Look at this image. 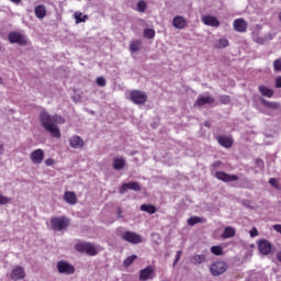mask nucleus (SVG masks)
Returning a JSON list of instances; mask_svg holds the SVG:
<instances>
[{
  "label": "nucleus",
  "instance_id": "obj_52",
  "mask_svg": "<svg viewBox=\"0 0 281 281\" xmlns=\"http://www.w3.org/2000/svg\"><path fill=\"white\" fill-rule=\"evenodd\" d=\"M218 166H221V161L213 162V168H218Z\"/></svg>",
  "mask_w": 281,
  "mask_h": 281
},
{
  "label": "nucleus",
  "instance_id": "obj_20",
  "mask_svg": "<svg viewBox=\"0 0 281 281\" xmlns=\"http://www.w3.org/2000/svg\"><path fill=\"white\" fill-rule=\"evenodd\" d=\"M64 200L66 201V203H68L69 205H76V203H78V198L76 196V193L71 192V191H67L64 194Z\"/></svg>",
  "mask_w": 281,
  "mask_h": 281
},
{
  "label": "nucleus",
  "instance_id": "obj_46",
  "mask_svg": "<svg viewBox=\"0 0 281 281\" xmlns=\"http://www.w3.org/2000/svg\"><path fill=\"white\" fill-rule=\"evenodd\" d=\"M258 236V228L252 227L250 231V238H256Z\"/></svg>",
  "mask_w": 281,
  "mask_h": 281
},
{
  "label": "nucleus",
  "instance_id": "obj_41",
  "mask_svg": "<svg viewBox=\"0 0 281 281\" xmlns=\"http://www.w3.org/2000/svg\"><path fill=\"white\" fill-rule=\"evenodd\" d=\"M256 166H257V168H259V170H265V160L257 158Z\"/></svg>",
  "mask_w": 281,
  "mask_h": 281
},
{
  "label": "nucleus",
  "instance_id": "obj_21",
  "mask_svg": "<svg viewBox=\"0 0 281 281\" xmlns=\"http://www.w3.org/2000/svg\"><path fill=\"white\" fill-rule=\"evenodd\" d=\"M172 25L177 30H183V27H186V25H187V22L183 19V16L177 15L176 18H173Z\"/></svg>",
  "mask_w": 281,
  "mask_h": 281
},
{
  "label": "nucleus",
  "instance_id": "obj_9",
  "mask_svg": "<svg viewBox=\"0 0 281 281\" xmlns=\"http://www.w3.org/2000/svg\"><path fill=\"white\" fill-rule=\"evenodd\" d=\"M128 190H133L134 192H140L142 186H139L137 182L123 183L119 192L120 194H125L126 192H128Z\"/></svg>",
  "mask_w": 281,
  "mask_h": 281
},
{
  "label": "nucleus",
  "instance_id": "obj_36",
  "mask_svg": "<svg viewBox=\"0 0 281 281\" xmlns=\"http://www.w3.org/2000/svg\"><path fill=\"white\" fill-rule=\"evenodd\" d=\"M145 38H155V30L153 29H145L144 30Z\"/></svg>",
  "mask_w": 281,
  "mask_h": 281
},
{
  "label": "nucleus",
  "instance_id": "obj_40",
  "mask_svg": "<svg viewBox=\"0 0 281 281\" xmlns=\"http://www.w3.org/2000/svg\"><path fill=\"white\" fill-rule=\"evenodd\" d=\"M269 183L276 190H280V184H278V179L276 178H270Z\"/></svg>",
  "mask_w": 281,
  "mask_h": 281
},
{
  "label": "nucleus",
  "instance_id": "obj_54",
  "mask_svg": "<svg viewBox=\"0 0 281 281\" xmlns=\"http://www.w3.org/2000/svg\"><path fill=\"white\" fill-rule=\"evenodd\" d=\"M277 258H278L279 262H281V251H279V252L277 254Z\"/></svg>",
  "mask_w": 281,
  "mask_h": 281
},
{
  "label": "nucleus",
  "instance_id": "obj_6",
  "mask_svg": "<svg viewBox=\"0 0 281 281\" xmlns=\"http://www.w3.org/2000/svg\"><path fill=\"white\" fill-rule=\"evenodd\" d=\"M57 269L59 273H64L65 276H72V273H76V268L65 260L57 262Z\"/></svg>",
  "mask_w": 281,
  "mask_h": 281
},
{
  "label": "nucleus",
  "instance_id": "obj_48",
  "mask_svg": "<svg viewBox=\"0 0 281 281\" xmlns=\"http://www.w3.org/2000/svg\"><path fill=\"white\" fill-rule=\"evenodd\" d=\"M276 88H277V89H281V77H278V78L276 79Z\"/></svg>",
  "mask_w": 281,
  "mask_h": 281
},
{
  "label": "nucleus",
  "instance_id": "obj_12",
  "mask_svg": "<svg viewBox=\"0 0 281 281\" xmlns=\"http://www.w3.org/2000/svg\"><path fill=\"white\" fill-rule=\"evenodd\" d=\"M11 280H23L25 278V269H23L21 266H16L12 269L10 274Z\"/></svg>",
  "mask_w": 281,
  "mask_h": 281
},
{
  "label": "nucleus",
  "instance_id": "obj_43",
  "mask_svg": "<svg viewBox=\"0 0 281 281\" xmlns=\"http://www.w3.org/2000/svg\"><path fill=\"white\" fill-rule=\"evenodd\" d=\"M220 102L222 104H229V102H231L229 97L228 95H221L220 97Z\"/></svg>",
  "mask_w": 281,
  "mask_h": 281
},
{
  "label": "nucleus",
  "instance_id": "obj_8",
  "mask_svg": "<svg viewBox=\"0 0 281 281\" xmlns=\"http://www.w3.org/2000/svg\"><path fill=\"white\" fill-rule=\"evenodd\" d=\"M9 42L16 43L18 45H27V40L23 36V34L19 32H11L9 33Z\"/></svg>",
  "mask_w": 281,
  "mask_h": 281
},
{
  "label": "nucleus",
  "instance_id": "obj_11",
  "mask_svg": "<svg viewBox=\"0 0 281 281\" xmlns=\"http://www.w3.org/2000/svg\"><path fill=\"white\" fill-rule=\"evenodd\" d=\"M155 278V269L153 266H147L145 269L140 270L139 280L140 281H148Z\"/></svg>",
  "mask_w": 281,
  "mask_h": 281
},
{
  "label": "nucleus",
  "instance_id": "obj_5",
  "mask_svg": "<svg viewBox=\"0 0 281 281\" xmlns=\"http://www.w3.org/2000/svg\"><path fill=\"white\" fill-rule=\"evenodd\" d=\"M126 243H131L132 245H139L142 243V235L126 231L125 233L122 234L121 236Z\"/></svg>",
  "mask_w": 281,
  "mask_h": 281
},
{
  "label": "nucleus",
  "instance_id": "obj_33",
  "mask_svg": "<svg viewBox=\"0 0 281 281\" xmlns=\"http://www.w3.org/2000/svg\"><path fill=\"white\" fill-rule=\"evenodd\" d=\"M211 254H213L214 256H223V247L222 246L211 247Z\"/></svg>",
  "mask_w": 281,
  "mask_h": 281
},
{
  "label": "nucleus",
  "instance_id": "obj_2",
  "mask_svg": "<svg viewBox=\"0 0 281 281\" xmlns=\"http://www.w3.org/2000/svg\"><path fill=\"white\" fill-rule=\"evenodd\" d=\"M50 227L54 232H63L69 227V220L65 216H55L50 218Z\"/></svg>",
  "mask_w": 281,
  "mask_h": 281
},
{
  "label": "nucleus",
  "instance_id": "obj_24",
  "mask_svg": "<svg viewBox=\"0 0 281 281\" xmlns=\"http://www.w3.org/2000/svg\"><path fill=\"white\" fill-rule=\"evenodd\" d=\"M258 91L263 98H273L274 91L266 86H259Z\"/></svg>",
  "mask_w": 281,
  "mask_h": 281
},
{
  "label": "nucleus",
  "instance_id": "obj_53",
  "mask_svg": "<svg viewBox=\"0 0 281 281\" xmlns=\"http://www.w3.org/2000/svg\"><path fill=\"white\" fill-rule=\"evenodd\" d=\"M3 153H4L3 145L0 144V155H3Z\"/></svg>",
  "mask_w": 281,
  "mask_h": 281
},
{
  "label": "nucleus",
  "instance_id": "obj_55",
  "mask_svg": "<svg viewBox=\"0 0 281 281\" xmlns=\"http://www.w3.org/2000/svg\"><path fill=\"white\" fill-rule=\"evenodd\" d=\"M12 3H21V0H10Z\"/></svg>",
  "mask_w": 281,
  "mask_h": 281
},
{
  "label": "nucleus",
  "instance_id": "obj_49",
  "mask_svg": "<svg viewBox=\"0 0 281 281\" xmlns=\"http://www.w3.org/2000/svg\"><path fill=\"white\" fill-rule=\"evenodd\" d=\"M46 166H54V159L48 158L45 160Z\"/></svg>",
  "mask_w": 281,
  "mask_h": 281
},
{
  "label": "nucleus",
  "instance_id": "obj_32",
  "mask_svg": "<svg viewBox=\"0 0 281 281\" xmlns=\"http://www.w3.org/2000/svg\"><path fill=\"white\" fill-rule=\"evenodd\" d=\"M87 19H89L88 15H82V13H78V12L75 13L76 23H85Z\"/></svg>",
  "mask_w": 281,
  "mask_h": 281
},
{
  "label": "nucleus",
  "instance_id": "obj_3",
  "mask_svg": "<svg viewBox=\"0 0 281 281\" xmlns=\"http://www.w3.org/2000/svg\"><path fill=\"white\" fill-rule=\"evenodd\" d=\"M210 271L214 277L223 276L227 271V262L215 261L211 265Z\"/></svg>",
  "mask_w": 281,
  "mask_h": 281
},
{
  "label": "nucleus",
  "instance_id": "obj_1",
  "mask_svg": "<svg viewBox=\"0 0 281 281\" xmlns=\"http://www.w3.org/2000/svg\"><path fill=\"white\" fill-rule=\"evenodd\" d=\"M41 124L52 137H55L56 139H60V128H58L57 124H65V120L63 116L55 114L49 115L47 112H42L40 115Z\"/></svg>",
  "mask_w": 281,
  "mask_h": 281
},
{
  "label": "nucleus",
  "instance_id": "obj_4",
  "mask_svg": "<svg viewBox=\"0 0 281 281\" xmlns=\"http://www.w3.org/2000/svg\"><path fill=\"white\" fill-rule=\"evenodd\" d=\"M130 98L134 104H146L148 100V95H146L145 92L140 90H133L130 93Z\"/></svg>",
  "mask_w": 281,
  "mask_h": 281
},
{
  "label": "nucleus",
  "instance_id": "obj_7",
  "mask_svg": "<svg viewBox=\"0 0 281 281\" xmlns=\"http://www.w3.org/2000/svg\"><path fill=\"white\" fill-rule=\"evenodd\" d=\"M30 159L32 164H35V166H38L43 164V159H45V151L43 149H35L31 153Z\"/></svg>",
  "mask_w": 281,
  "mask_h": 281
},
{
  "label": "nucleus",
  "instance_id": "obj_16",
  "mask_svg": "<svg viewBox=\"0 0 281 281\" xmlns=\"http://www.w3.org/2000/svg\"><path fill=\"white\" fill-rule=\"evenodd\" d=\"M202 23H204V25H209L211 27H218V25H221V22H218V19H216V16H212V15H206V16L202 18Z\"/></svg>",
  "mask_w": 281,
  "mask_h": 281
},
{
  "label": "nucleus",
  "instance_id": "obj_27",
  "mask_svg": "<svg viewBox=\"0 0 281 281\" xmlns=\"http://www.w3.org/2000/svg\"><path fill=\"white\" fill-rule=\"evenodd\" d=\"M142 212H147V214H155L157 212V207L153 204H142Z\"/></svg>",
  "mask_w": 281,
  "mask_h": 281
},
{
  "label": "nucleus",
  "instance_id": "obj_50",
  "mask_svg": "<svg viewBox=\"0 0 281 281\" xmlns=\"http://www.w3.org/2000/svg\"><path fill=\"white\" fill-rule=\"evenodd\" d=\"M204 126H206V128H210L212 126V122L205 121L204 122Z\"/></svg>",
  "mask_w": 281,
  "mask_h": 281
},
{
  "label": "nucleus",
  "instance_id": "obj_42",
  "mask_svg": "<svg viewBox=\"0 0 281 281\" xmlns=\"http://www.w3.org/2000/svg\"><path fill=\"white\" fill-rule=\"evenodd\" d=\"M273 69L274 71H281V59H276L273 61Z\"/></svg>",
  "mask_w": 281,
  "mask_h": 281
},
{
  "label": "nucleus",
  "instance_id": "obj_10",
  "mask_svg": "<svg viewBox=\"0 0 281 281\" xmlns=\"http://www.w3.org/2000/svg\"><path fill=\"white\" fill-rule=\"evenodd\" d=\"M216 179L220 181H224V183H229L232 181H238V176L236 175H229L224 171H217L215 173Z\"/></svg>",
  "mask_w": 281,
  "mask_h": 281
},
{
  "label": "nucleus",
  "instance_id": "obj_35",
  "mask_svg": "<svg viewBox=\"0 0 281 281\" xmlns=\"http://www.w3.org/2000/svg\"><path fill=\"white\" fill-rule=\"evenodd\" d=\"M188 225H190L191 227H194V225H196L198 223H201V217L199 216H193V217H190L188 221H187Z\"/></svg>",
  "mask_w": 281,
  "mask_h": 281
},
{
  "label": "nucleus",
  "instance_id": "obj_18",
  "mask_svg": "<svg viewBox=\"0 0 281 281\" xmlns=\"http://www.w3.org/2000/svg\"><path fill=\"white\" fill-rule=\"evenodd\" d=\"M233 25L236 32H247V22H245L243 19H236L233 22Z\"/></svg>",
  "mask_w": 281,
  "mask_h": 281
},
{
  "label": "nucleus",
  "instance_id": "obj_22",
  "mask_svg": "<svg viewBox=\"0 0 281 281\" xmlns=\"http://www.w3.org/2000/svg\"><path fill=\"white\" fill-rule=\"evenodd\" d=\"M34 12L37 19H45L47 16V9L43 4L35 7Z\"/></svg>",
  "mask_w": 281,
  "mask_h": 281
},
{
  "label": "nucleus",
  "instance_id": "obj_17",
  "mask_svg": "<svg viewBox=\"0 0 281 281\" xmlns=\"http://www.w3.org/2000/svg\"><path fill=\"white\" fill-rule=\"evenodd\" d=\"M196 106H205V104H214V97L210 95H199L195 101Z\"/></svg>",
  "mask_w": 281,
  "mask_h": 281
},
{
  "label": "nucleus",
  "instance_id": "obj_31",
  "mask_svg": "<svg viewBox=\"0 0 281 281\" xmlns=\"http://www.w3.org/2000/svg\"><path fill=\"white\" fill-rule=\"evenodd\" d=\"M135 260H137V256L136 255L128 256L124 260L123 265H124V267H131L133 265V262H135Z\"/></svg>",
  "mask_w": 281,
  "mask_h": 281
},
{
  "label": "nucleus",
  "instance_id": "obj_45",
  "mask_svg": "<svg viewBox=\"0 0 281 281\" xmlns=\"http://www.w3.org/2000/svg\"><path fill=\"white\" fill-rule=\"evenodd\" d=\"M263 38L266 43H269V41H273V38H276V34L268 33Z\"/></svg>",
  "mask_w": 281,
  "mask_h": 281
},
{
  "label": "nucleus",
  "instance_id": "obj_39",
  "mask_svg": "<svg viewBox=\"0 0 281 281\" xmlns=\"http://www.w3.org/2000/svg\"><path fill=\"white\" fill-rule=\"evenodd\" d=\"M10 198L3 195L0 193V205H8V203H10Z\"/></svg>",
  "mask_w": 281,
  "mask_h": 281
},
{
  "label": "nucleus",
  "instance_id": "obj_25",
  "mask_svg": "<svg viewBox=\"0 0 281 281\" xmlns=\"http://www.w3.org/2000/svg\"><path fill=\"white\" fill-rule=\"evenodd\" d=\"M207 257L205 255H193L190 258L191 265H202V262H205Z\"/></svg>",
  "mask_w": 281,
  "mask_h": 281
},
{
  "label": "nucleus",
  "instance_id": "obj_30",
  "mask_svg": "<svg viewBox=\"0 0 281 281\" xmlns=\"http://www.w3.org/2000/svg\"><path fill=\"white\" fill-rule=\"evenodd\" d=\"M142 49V41L137 40L130 44V50L131 52H139Z\"/></svg>",
  "mask_w": 281,
  "mask_h": 281
},
{
  "label": "nucleus",
  "instance_id": "obj_34",
  "mask_svg": "<svg viewBox=\"0 0 281 281\" xmlns=\"http://www.w3.org/2000/svg\"><path fill=\"white\" fill-rule=\"evenodd\" d=\"M228 46H229V41H227V38H221V40H218V43L216 44V47H218L220 49H223Z\"/></svg>",
  "mask_w": 281,
  "mask_h": 281
},
{
  "label": "nucleus",
  "instance_id": "obj_13",
  "mask_svg": "<svg viewBox=\"0 0 281 281\" xmlns=\"http://www.w3.org/2000/svg\"><path fill=\"white\" fill-rule=\"evenodd\" d=\"M260 103L266 108L269 109L270 111H280L281 110V104L276 101H268L265 98H260Z\"/></svg>",
  "mask_w": 281,
  "mask_h": 281
},
{
  "label": "nucleus",
  "instance_id": "obj_14",
  "mask_svg": "<svg viewBox=\"0 0 281 281\" xmlns=\"http://www.w3.org/2000/svg\"><path fill=\"white\" fill-rule=\"evenodd\" d=\"M258 247L260 254H262L263 256H269V254H271V243H269V240L261 239L258 244Z\"/></svg>",
  "mask_w": 281,
  "mask_h": 281
},
{
  "label": "nucleus",
  "instance_id": "obj_23",
  "mask_svg": "<svg viewBox=\"0 0 281 281\" xmlns=\"http://www.w3.org/2000/svg\"><path fill=\"white\" fill-rule=\"evenodd\" d=\"M124 166H126V160L124 159V157H116L113 159L114 170H123Z\"/></svg>",
  "mask_w": 281,
  "mask_h": 281
},
{
  "label": "nucleus",
  "instance_id": "obj_15",
  "mask_svg": "<svg viewBox=\"0 0 281 281\" xmlns=\"http://www.w3.org/2000/svg\"><path fill=\"white\" fill-rule=\"evenodd\" d=\"M216 140L223 148H232L234 146V140L229 136L220 135L216 137Z\"/></svg>",
  "mask_w": 281,
  "mask_h": 281
},
{
  "label": "nucleus",
  "instance_id": "obj_29",
  "mask_svg": "<svg viewBox=\"0 0 281 281\" xmlns=\"http://www.w3.org/2000/svg\"><path fill=\"white\" fill-rule=\"evenodd\" d=\"M87 256H98L99 250L93 244L89 243L88 248L86 249Z\"/></svg>",
  "mask_w": 281,
  "mask_h": 281
},
{
  "label": "nucleus",
  "instance_id": "obj_38",
  "mask_svg": "<svg viewBox=\"0 0 281 281\" xmlns=\"http://www.w3.org/2000/svg\"><path fill=\"white\" fill-rule=\"evenodd\" d=\"M95 82L98 87H106V79H104V77H98Z\"/></svg>",
  "mask_w": 281,
  "mask_h": 281
},
{
  "label": "nucleus",
  "instance_id": "obj_19",
  "mask_svg": "<svg viewBox=\"0 0 281 281\" xmlns=\"http://www.w3.org/2000/svg\"><path fill=\"white\" fill-rule=\"evenodd\" d=\"M69 144L71 148H82L85 146V140H82V138L80 136H72L69 139Z\"/></svg>",
  "mask_w": 281,
  "mask_h": 281
},
{
  "label": "nucleus",
  "instance_id": "obj_47",
  "mask_svg": "<svg viewBox=\"0 0 281 281\" xmlns=\"http://www.w3.org/2000/svg\"><path fill=\"white\" fill-rule=\"evenodd\" d=\"M256 43H258V45H265L267 42L265 41V37H257Z\"/></svg>",
  "mask_w": 281,
  "mask_h": 281
},
{
  "label": "nucleus",
  "instance_id": "obj_44",
  "mask_svg": "<svg viewBox=\"0 0 281 281\" xmlns=\"http://www.w3.org/2000/svg\"><path fill=\"white\" fill-rule=\"evenodd\" d=\"M181 254H183L181 250L177 251L175 261H173V267L177 265V262H179L181 260Z\"/></svg>",
  "mask_w": 281,
  "mask_h": 281
},
{
  "label": "nucleus",
  "instance_id": "obj_56",
  "mask_svg": "<svg viewBox=\"0 0 281 281\" xmlns=\"http://www.w3.org/2000/svg\"><path fill=\"white\" fill-rule=\"evenodd\" d=\"M1 82H3V79L0 77V85H1Z\"/></svg>",
  "mask_w": 281,
  "mask_h": 281
},
{
  "label": "nucleus",
  "instance_id": "obj_51",
  "mask_svg": "<svg viewBox=\"0 0 281 281\" xmlns=\"http://www.w3.org/2000/svg\"><path fill=\"white\" fill-rule=\"evenodd\" d=\"M117 218H122V209L121 207L117 209Z\"/></svg>",
  "mask_w": 281,
  "mask_h": 281
},
{
  "label": "nucleus",
  "instance_id": "obj_28",
  "mask_svg": "<svg viewBox=\"0 0 281 281\" xmlns=\"http://www.w3.org/2000/svg\"><path fill=\"white\" fill-rule=\"evenodd\" d=\"M89 247V243L82 241L75 245L76 251H79V254H86L87 248Z\"/></svg>",
  "mask_w": 281,
  "mask_h": 281
},
{
  "label": "nucleus",
  "instance_id": "obj_26",
  "mask_svg": "<svg viewBox=\"0 0 281 281\" xmlns=\"http://www.w3.org/2000/svg\"><path fill=\"white\" fill-rule=\"evenodd\" d=\"M236 236V228L234 227H226L222 234V238H234Z\"/></svg>",
  "mask_w": 281,
  "mask_h": 281
},
{
  "label": "nucleus",
  "instance_id": "obj_37",
  "mask_svg": "<svg viewBox=\"0 0 281 281\" xmlns=\"http://www.w3.org/2000/svg\"><path fill=\"white\" fill-rule=\"evenodd\" d=\"M146 8H147L146 1L140 0L137 2V11L138 12H146Z\"/></svg>",
  "mask_w": 281,
  "mask_h": 281
}]
</instances>
